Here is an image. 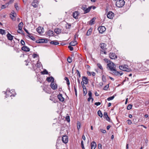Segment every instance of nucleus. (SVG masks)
Wrapping results in <instances>:
<instances>
[{"mask_svg": "<svg viewBox=\"0 0 149 149\" xmlns=\"http://www.w3.org/2000/svg\"><path fill=\"white\" fill-rule=\"evenodd\" d=\"M107 68H108L112 72L116 71V65L112 62H110L107 65Z\"/></svg>", "mask_w": 149, "mask_h": 149, "instance_id": "1", "label": "nucleus"}, {"mask_svg": "<svg viewBox=\"0 0 149 149\" xmlns=\"http://www.w3.org/2000/svg\"><path fill=\"white\" fill-rule=\"evenodd\" d=\"M125 4V2L124 0H118L116 3V6L118 8L123 7Z\"/></svg>", "mask_w": 149, "mask_h": 149, "instance_id": "2", "label": "nucleus"}, {"mask_svg": "<svg viewBox=\"0 0 149 149\" xmlns=\"http://www.w3.org/2000/svg\"><path fill=\"white\" fill-rule=\"evenodd\" d=\"M99 46L102 49L101 50L102 52H103L104 54H106V50L107 49L106 47V45L104 43H102L100 44Z\"/></svg>", "mask_w": 149, "mask_h": 149, "instance_id": "3", "label": "nucleus"}, {"mask_svg": "<svg viewBox=\"0 0 149 149\" xmlns=\"http://www.w3.org/2000/svg\"><path fill=\"white\" fill-rule=\"evenodd\" d=\"M128 65H120L119 66V69L121 70L129 72L130 71V69L127 68Z\"/></svg>", "mask_w": 149, "mask_h": 149, "instance_id": "4", "label": "nucleus"}, {"mask_svg": "<svg viewBox=\"0 0 149 149\" xmlns=\"http://www.w3.org/2000/svg\"><path fill=\"white\" fill-rule=\"evenodd\" d=\"M4 94H6V97H9V96L10 97H11L12 96H15V95H13V94L12 93V92H10V89H8V88L7 89L6 92H4Z\"/></svg>", "mask_w": 149, "mask_h": 149, "instance_id": "5", "label": "nucleus"}, {"mask_svg": "<svg viewBox=\"0 0 149 149\" xmlns=\"http://www.w3.org/2000/svg\"><path fill=\"white\" fill-rule=\"evenodd\" d=\"M98 29L99 30V33H102L105 31L106 29L104 26H101L99 27L98 28Z\"/></svg>", "mask_w": 149, "mask_h": 149, "instance_id": "6", "label": "nucleus"}, {"mask_svg": "<svg viewBox=\"0 0 149 149\" xmlns=\"http://www.w3.org/2000/svg\"><path fill=\"white\" fill-rule=\"evenodd\" d=\"M79 13L78 11H76L73 13L72 16L75 19H78V15Z\"/></svg>", "mask_w": 149, "mask_h": 149, "instance_id": "7", "label": "nucleus"}, {"mask_svg": "<svg viewBox=\"0 0 149 149\" xmlns=\"http://www.w3.org/2000/svg\"><path fill=\"white\" fill-rule=\"evenodd\" d=\"M114 16L113 13L111 11L109 12L107 15V17L110 19H112Z\"/></svg>", "mask_w": 149, "mask_h": 149, "instance_id": "8", "label": "nucleus"}, {"mask_svg": "<svg viewBox=\"0 0 149 149\" xmlns=\"http://www.w3.org/2000/svg\"><path fill=\"white\" fill-rule=\"evenodd\" d=\"M62 140L64 143H67L68 141V136L66 135L63 136L62 137Z\"/></svg>", "mask_w": 149, "mask_h": 149, "instance_id": "9", "label": "nucleus"}, {"mask_svg": "<svg viewBox=\"0 0 149 149\" xmlns=\"http://www.w3.org/2000/svg\"><path fill=\"white\" fill-rule=\"evenodd\" d=\"M50 87L53 90H55L57 88V85L54 81L52 82L50 84Z\"/></svg>", "mask_w": 149, "mask_h": 149, "instance_id": "10", "label": "nucleus"}, {"mask_svg": "<svg viewBox=\"0 0 149 149\" xmlns=\"http://www.w3.org/2000/svg\"><path fill=\"white\" fill-rule=\"evenodd\" d=\"M37 31L40 34L43 33L44 32V29L42 27H39L37 29Z\"/></svg>", "mask_w": 149, "mask_h": 149, "instance_id": "11", "label": "nucleus"}, {"mask_svg": "<svg viewBox=\"0 0 149 149\" xmlns=\"http://www.w3.org/2000/svg\"><path fill=\"white\" fill-rule=\"evenodd\" d=\"M84 84H87L88 83V80L87 77L85 76H83L82 77Z\"/></svg>", "mask_w": 149, "mask_h": 149, "instance_id": "12", "label": "nucleus"}, {"mask_svg": "<svg viewBox=\"0 0 149 149\" xmlns=\"http://www.w3.org/2000/svg\"><path fill=\"white\" fill-rule=\"evenodd\" d=\"M109 57L111 59H115L116 58L117 56L114 53H110L109 54Z\"/></svg>", "mask_w": 149, "mask_h": 149, "instance_id": "13", "label": "nucleus"}, {"mask_svg": "<svg viewBox=\"0 0 149 149\" xmlns=\"http://www.w3.org/2000/svg\"><path fill=\"white\" fill-rule=\"evenodd\" d=\"M57 97L60 101L63 102L64 101L65 99L63 97L62 94H59L58 95Z\"/></svg>", "mask_w": 149, "mask_h": 149, "instance_id": "14", "label": "nucleus"}, {"mask_svg": "<svg viewBox=\"0 0 149 149\" xmlns=\"http://www.w3.org/2000/svg\"><path fill=\"white\" fill-rule=\"evenodd\" d=\"M6 36L8 40H12L13 39L14 36H12L9 33H8V34L6 35Z\"/></svg>", "mask_w": 149, "mask_h": 149, "instance_id": "15", "label": "nucleus"}, {"mask_svg": "<svg viewBox=\"0 0 149 149\" xmlns=\"http://www.w3.org/2000/svg\"><path fill=\"white\" fill-rule=\"evenodd\" d=\"M38 4V2L37 0H34L32 3L31 5L34 8L37 7Z\"/></svg>", "mask_w": 149, "mask_h": 149, "instance_id": "16", "label": "nucleus"}, {"mask_svg": "<svg viewBox=\"0 0 149 149\" xmlns=\"http://www.w3.org/2000/svg\"><path fill=\"white\" fill-rule=\"evenodd\" d=\"M22 50L26 52H29L30 50L29 48L26 46H24L22 48Z\"/></svg>", "mask_w": 149, "mask_h": 149, "instance_id": "17", "label": "nucleus"}, {"mask_svg": "<svg viewBox=\"0 0 149 149\" xmlns=\"http://www.w3.org/2000/svg\"><path fill=\"white\" fill-rule=\"evenodd\" d=\"M96 147V144L95 142L93 141L91 143V149H95Z\"/></svg>", "mask_w": 149, "mask_h": 149, "instance_id": "18", "label": "nucleus"}, {"mask_svg": "<svg viewBox=\"0 0 149 149\" xmlns=\"http://www.w3.org/2000/svg\"><path fill=\"white\" fill-rule=\"evenodd\" d=\"M54 32L57 34H60L61 32V30L60 29L57 28H56L54 30Z\"/></svg>", "mask_w": 149, "mask_h": 149, "instance_id": "19", "label": "nucleus"}, {"mask_svg": "<svg viewBox=\"0 0 149 149\" xmlns=\"http://www.w3.org/2000/svg\"><path fill=\"white\" fill-rule=\"evenodd\" d=\"M96 18L95 17H93L92 19L89 22V24L90 25H92L94 24V22L95 21Z\"/></svg>", "mask_w": 149, "mask_h": 149, "instance_id": "20", "label": "nucleus"}, {"mask_svg": "<svg viewBox=\"0 0 149 149\" xmlns=\"http://www.w3.org/2000/svg\"><path fill=\"white\" fill-rule=\"evenodd\" d=\"M54 32L51 30H49L47 32V35L49 36H52L54 35Z\"/></svg>", "mask_w": 149, "mask_h": 149, "instance_id": "21", "label": "nucleus"}, {"mask_svg": "<svg viewBox=\"0 0 149 149\" xmlns=\"http://www.w3.org/2000/svg\"><path fill=\"white\" fill-rule=\"evenodd\" d=\"M15 15L16 14L14 12L11 13V14H10V17L13 20H15Z\"/></svg>", "mask_w": 149, "mask_h": 149, "instance_id": "22", "label": "nucleus"}, {"mask_svg": "<svg viewBox=\"0 0 149 149\" xmlns=\"http://www.w3.org/2000/svg\"><path fill=\"white\" fill-rule=\"evenodd\" d=\"M23 25V24L22 22H20L18 25V30L20 31H21L22 28V26Z\"/></svg>", "mask_w": 149, "mask_h": 149, "instance_id": "23", "label": "nucleus"}, {"mask_svg": "<svg viewBox=\"0 0 149 149\" xmlns=\"http://www.w3.org/2000/svg\"><path fill=\"white\" fill-rule=\"evenodd\" d=\"M92 28H90L87 31L86 34V35L87 36H88L90 35L92 33Z\"/></svg>", "mask_w": 149, "mask_h": 149, "instance_id": "24", "label": "nucleus"}, {"mask_svg": "<svg viewBox=\"0 0 149 149\" xmlns=\"http://www.w3.org/2000/svg\"><path fill=\"white\" fill-rule=\"evenodd\" d=\"M54 78L53 77H47V79L46 80L49 82H51L52 81V82L54 81Z\"/></svg>", "mask_w": 149, "mask_h": 149, "instance_id": "25", "label": "nucleus"}, {"mask_svg": "<svg viewBox=\"0 0 149 149\" xmlns=\"http://www.w3.org/2000/svg\"><path fill=\"white\" fill-rule=\"evenodd\" d=\"M50 43L51 44L54 45H56L59 44V42L56 40L52 41L50 42Z\"/></svg>", "mask_w": 149, "mask_h": 149, "instance_id": "26", "label": "nucleus"}, {"mask_svg": "<svg viewBox=\"0 0 149 149\" xmlns=\"http://www.w3.org/2000/svg\"><path fill=\"white\" fill-rule=\"evenodd\" d=\"M77 44V42L76 41H73L71 42L70 43V45L72 46H75Z\"/></svg>", "mask_w": 149, "mask_h": 149, "instance_id": "27", "label": "nucleus"}, {"mask_svg": "<svg viewBox=\"0 0 149 149\" xmlns=\"http://www.w3.org/2000/svg\"><path fill=\"white\" fill-rule=\"evenodd\" d=\"M91 6L89 7L88 8H86V9L84 11V13L85 14V13H88L91 10Z\"/></svg>", "mask_w": 149, "mask_h": 149, "instance_id": "28", "label": "nucleus"}, {"mask_svg": "<svg viewBox=\"0 0 149 149\" xmlns=\"http://www.w3.org/2000/svg\"><path fill=\"white\" fill-rule=\"evenodd\" d=\"M44 39H42L36 40V43H44Z\"/></svg>", "mask_w": 149, "mask_h": 149, "instance_id": "29", "label": "nucleus"}, {"mask_svg": "<svg viewBox=\"0 0 149 149\" xmlns=\"http://www.w3.org/2000/svg\"><path fill=\"white\" fill-rule=\"evenodd\" d=\"M9 5L8 3H6L5 5H2L1 6V8L2 9H4L7 7Z\"/></svg>", "mask_w": 149, "mask_h": 149, "instance_id": "30", "label": "nucleus"}, {"mask_svg": "<svg viewBox=\"0 0 149 149\" xmlns=\"http://www.w3.org/2000/svg\"><path fill=\"white\" fill-rule=\"evenodd\" d=\"M28 36L29 38H31L32 40L35 41L36 40L35 38L34 37V36L31 35V34H30V35H28Z\"/></svg>", "mask_w": 149, "mask_h": 149, "instance_id": "31", "label": "nucleus"}, {"mask_svg": "<svg viewBox=\"0 0 149 149\" xmlns=\"http://www.w3.org/2000/svg\"><path fill=\"white\" fill-rule=\"evenodd\" d=\"M6 33L5 30L0 29V34L1 35L5 34Z\"/></svg>", "mask_w": 149, "mask_h": 149, "instance_id": "32", "label": "nucleus"}, {"mask_svg": "<svg viewBox=\"0 0 149 149\" xmlns=\"http://www.w3.org/2000/svg\"><path fill=\"white\" fill-rule=\"evenodd\" d=\"M71 26V24L67 23L65 25V27L66 29H69L70 28Z\"/></svg>", "mask_w": 149, "mask_h": 149, "instance_id": "33", "label": "nucleus"}, {"mask_svg": "<svg viewBox=\"0 0 149 149\" xmlns=\"http://www.w3.org/2000/svg\"><path fill=\"white\" fill-rule=\"evenodd\" d=\"M97 114L101 118L102 116L103 115L101 111L100 110L97 111Z\"/></svg>", "mask_w": 149, "mask_h": 149, "instance_id": "34", "label": "nucleus"}, {"mask_svg": "<svg viewBox=\"0 0 149 149\" xmlns=\"http://www.w3.org/2000/svg\"><path fill=\"white\" fill-rule=\"evenodd\" d=\"M81 127V123L79 121L77 122V129L78 130H79Z\"/></svg>", "mask_w": 149, "mask_h": 149, "instance_id": "35", "label": "nucleus"}, {"mask_svg": "<svg viewBox=\"0 0 149 149\" xmlns=\"http://www.w3.org/2000/svg\"><path fill=\"white\" fill-rule=\"evenodd\" d=\"M115 97V96L114 95H113L112 96L109 97L107 98V100L109 101L111 100H112Z\"/></svg>", "mask_w": 149, "mask_h": 149, "instance_id": "36", "label": "nucleus"}, {"mask_svg": "<svg viewBox=\"0 0 149 149\" xmlns=\"http://www.w3.org/2000/svg\"><path fill=\"white\" fill-rule=\"evenodd\" d=\"M97 65L98 67L101 70H102L103 69V67L102 65L100 63H97Z\"/></svg>", "mask_w": 149, "mask_h": 149, "instance_id": "37", "label": "nucleus"}, {"mask_svg": "<svg viewBox=\"0 0 149 149\" xmlns=\"http://www.w3.org/2000/svg\"><path fill=\"white\" fill-rule=\"evenodd\" d=\"M102 80L104 82H106V77L104 75L102 76Z\"/></svg>", "mask_w": 149, "mask_h": 149, "instance_id": "38", "label": "nucleus"}, {"mask_svg": "<svg viewBox=\"0 0 149 149\" xmlns=\"http://www.w3.org/2000/svg\"><path fill=\"white\" fill-rule=\"evenodd\" d=\"M14 6L17 10H19V8L18 7L17 3H15Z\"/></svg>", "mask_w": 149, "mask_h": 149, "instance_id": "39", "label": "nucleus"}, {"mask_svg": "<svg viewBox=\"0 0 149 149\" xmlns=\"http://www.w3.org/2000/svg\"><path fill=\"white\" fill-rule=\"evenodd\" d=\"M42 74H47L48 72L46 70H45L42 72Z\"/></svg>", "mask_w": 149, "mask_h": 149, "instance_id": "40", "label": "nucleus"}, {"mask_svg": "<svg viewBox=\"0 0 149 149\" xmlns=\"http://www.w3.org/2000/svg\"><path fill=\"white\" fill-rule=\"evenodd\" d=\"M132 105L131 104H129L127 106V109L128 110H129L132 109Z\"/></svg>", "mask_w": 149, "mask_h": 149, "instance_id": "41", "label": "nucleus"}, {"mask_svg": "<svg viewBox=\"0 0 149 149\" xmlns=\"http://www.w3.org/2000/svg\"><path fill=\"white\" fill-rule=\"evenodd\" d=\"M109 87V84L106 85L103 88V89L104 90H107V89Z\"/></svg>", "mask_w": 149, "mask_h": 149, "instance_id": "42", "label": "nucleus"}, {"mask_svg": "<svg viewBox=\"0 0 149 149\" xmlns=\"http://www.w3.org/2000/svg\"><path fill=\"white\" fill-rule=\"evenodd\" d=\"M114 74L116 75H118L119 74V72L116 71H113L112 72Z\"/></svg>", "mask_w": 149, "mask_h": 149, "instance_id": "43", "label": "nucleus"}, {"mask_svg": "<svg viewBox=\"0 0 149 149\" xmlns=\"http://www.w3.org/2000/svg\"><path fill=\"white\" fill-rule=\"evenodd\" d=\"M67 60L69 63H71L72 61V58L70 57H68V58Z\"/></svg>", "mask_w": 149, "mask_h": 149, "instance_id": "44", "label": "nucleus"}, {"mask_svg": "<svg viewBox=\"0 0 149 149\" xmlns=\"http://www.w3.org/2000/svg\"><path fill=\"white\" fill-rule=\"evenodd\" d=\"M83 94L84 96H85L87 93V89H85L83 90Z\"/></svg>", "mask_w": 149, "mask_h": 149, "instance_id": "45", "label": "nucleus"}, {"mask_svg": "<svg viewBox=\"0 0 149 149\" xmlns=\"http://www.w3.org/2000/svg\"><path fill=\"white\" fill-rule=\"evenodd\" d=\"M76 73L77 74V76L79 77L80 78L81 77L80 74L79 73V71L77 70H76Z\"/></svg>", "mask_w": 149, "mask_h": 149, "instance_id": "46", "label": "nucleus"}, {"mask_svg": "<svg viewBox=\"0 0 149 149\" xmlns=\"http://www.w3.org/2000/svg\"><path fill=\"white\" fill-rule=\"evenodd\" d=\"M66 119L68 121V122H69L70 121V116H67L66 118Z\"/></svg>", "mask_w": 149, "mask_h": 149, "instance_id": "47", "label": "nucleus"}, {"mask_svg": "<svg viewBox=\"0 0 149 149\" xmlns=\"http://www.w3.org/2000/svg\"><path fill=\"white\" fill-rule=\"evenodd\" d=\"M127 124L129 125H130L132 123V122L131 120H128L127 121Z\"/></svg>", "mask_w": 149, "mask_h": 149, "instance_id": "48", "label": "nucleus"}, {"mask_svg": "<svg viewBox=\"0 0 149 149\" xmlns=\"http://www.w3.org/2000/svg\"><path fill=\"white\" fill-rule=\"evenodd\" d=\"M20 42H21V43L22 45H25V42L23 40H21Z\"/></svg>", "mask_w": 149, "mask_h": 149, "instance_id": "49", "label": "nucleus"}, {"mask_svg": "<svg viewBox=\"0 0 149 149\" xmlns=\"http://www.w3.org/2000/svg\"><path fill=\"white\" fill-rule=\"evenodd\" d=\"M72 46L71 45H70V46H68V48L71 51H72L73 50V47L71 46Z\"/></svg>", "mask_w": 149, "mask_h": 149, "instance_id": "50", "label": "nucleus"}, {"mask_svg": "<svg viewBox=\"0 0 149 149\" xmlns=\"http://www.w3.org/2000/svg\"><path fill=\"white\" fill-rule=\"evenodd\" d=\"M104 117H105V118L106 117H108V116L107 115V113L106 112H104Z\"/></svg>", "mask_w": 149, "mask_h": 149, "instance_id": "51", "label": "nucleus"}, {"mask_svg": "<svg viewBox=\"0 0 149 149\" xmlns=\"http://www.w3.org/2000/svg\"><path fill=\"white\" fill-rule=\"evenodd\" d=\"M88 95L89 97H92V93L91 91H89L88 93Z\"/></svg>", "mask_w": 149, "mask_h": 149, "instance_id": "52", "label": "nucleus"}, {"mask_svg": "<svg viewBox=\"0 0 149 149\" xmlns=\"http://www.w3.org/2000/svg\"><path fill=\"white\" fill-rule=\"evenodd\" d=\"M86 5L83 6L82 7V9L84 11L86 9Z\"/></svg>", "mask_w": 149, "mask_h": 149, "instance_id": "53", "label": "nucleus"}, {"mask_svg": "<svg viewBox=\"0 0 149 149\" xmlns=\"http://www.w3.org/2000/svg\"><path fill=\"white\" fill-rule=\"evenodd\" d=\"M81 84H82V88H83V90H85V89H86V86L84 85V84H82V82H81Z\"/></svg>", "mask_w": 149, "mask_h": 149, "instance_id": "54", "label": "nucleus"}, {"mask_svg": "<svg viewBox=\"0 0 149 149\" xmlns=\"http://www.w3.org/2000/svg\"><path fill=\"white\" fill-rule=\"evenodd\" d=\"M98 147L99 149H102V145L101 144H99L98 145Z\"/></svg>", "mask_w": 149, "mask_h": 149, "instance_id": "55", "label": "nucleus"}, {"mask_svg": "<svg viewBox=\"0 0 149 149\" xmlns=\"http://www.w3.org/2000/svg\"><path fill=\"white\" fill-rule=\"evenodd\" d=\"M101 103L100 102H96L95 103V104L97 106H99L100 105Z\"/></svg>", "mask_w": 149, "mask_h": 149, "instance_id": "56", "label": "nucleus"}, {"mask_svg": "<svg viewBox=\"0 0 149 149\" xmlns=\"http://www.w3.org/2000/svg\"><path fill=\"white\" fill-rule=\"evenodd\" d=\"M38 56V55L36 54H33L32 55V56L33 58H35L36 57Z\"/></svg>", "mask_w": 149, "mask_h": 149, "instance_id": "57", "label": "nucleus"}, {"mask_svg": "<svg viewBox=\"0 0 149 149\" xmlns=\"http://www.w3.org/2000/svg\"><path fill=\"white\" fill-rule=\"evenodd\" d=\"M100 131L102 132L103 133H105L106 132V130L103 129H100Z\"/></svg>", "mask_w": 149, "mask_h": 149, "instance_id": "58", "label": "nucleus"}, {"mask_svg": "<svg viewBox=\"0 0 149 149\" xmlns=\"http://www.w3.org/2000/svg\"><path fill=\"white\" fill-rule=\"evenodd\" d=\"M104 60L107 63H109V62L110 61L107 59V58H105L104 59Z\"/></svg>", "mask_w": 149, "mask_h": 149, "instance_id": "59", "label": "nucleus"}, {"mask_svg": "<svg viewBox=\"0 0 149 149\" xmlns=\"http://www.w3.org/2000/svg\"><path fill=\"white\" fill-rule=\"evenodd\" d=\"M105 118L107 121H108L109 122H110V119L108 116L107 117Z\"/></svg>", "mask_w": 149, "mask_h": 149, "instance_id": "60", "label": "nucleus"}, {"mask_svg": "<svg viewBox=\"0 0 149 149\" xmlns=\"http://www.w3.org/2000/svg\"><path fill=\"white\" fill-rule=\"evenodd\" d=\"M66 84H67L68 86H69L70 84V83L69 82V80H68L67 81H66Z\"/></svg>", "mask_w": 149, "mask_h": 149, "instance_id": "61", "label": "nucleus"}, {"mask_svg": "<svg viewBox=\"0 0 149 149\" xmlns=\"http://www.w3.org/2000/svg\"><path fill=\"white\" fill-rule=\"evenodd\" d=\"M99 84L100 86L102 87L103 85V83L102 82H100L99 83Z\"/></svg>", "mask_w": 149, "mask_h": 149, "instance_id": "62", "label": "nucleus"}, {"mask_svg": "<svg viewBox=\"0 0 149 149\" xmlns=\"http://www.w3.org/2000/svg\"><path fill=\"white\" fill-rule=\"evenodd\" d=\"M24 30L28 34V35H30V33L29 32L28 30L26 29H24Z\"/></svg>", "mask_w": 149, "mask_h": 149, "instance_id": "63", "label": "nucleus"}, {"mask_svg": "<svg viewBox=\"0 0 149 149\" xmlns=\"http://www.w3.org/2000/svg\"><path fill=\"white\" fill-rule=\"evenodd\" d=\"M44 43H47L48 42V40L47 39H44Z\"/></svg>", "mask_w": 149, "mask_h": 149, "instance_id": "64", "label": "nucleus"}]
</instances>
